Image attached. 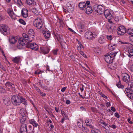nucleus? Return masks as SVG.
I'll return each instance as SVG.
<instances>
[{
	"mask_svg": "<svg viewBox=\"0 0 133 133\" xmlns=\"http://www.w3.org/2000/svg\"><path fill=\"white\" fill-rule=\"evenodd\" d=\"M97 36L95 33L94 34L90 31H88L85 34V38L89 39H92L95 38Z\"/></svg>",
	"mask_w": 133,
	"mask_h": 133,
	"instance_id": "9",
	"label": "nucleus"
},
{
	"mask_svg": "<svg viewBox=\"0 0 133 133\" xmlns=\"http://www.w3.org/2000/svg\"><path fill=\"white\" fill-rule=\"evenodd\" d=\"M61 113L62 115L63 116L64 118L67 119L68 118V116L64 112V111H63L62 110L61 111Z\"/></svg>",
	"mask_w": 133,
	"mask_h": 133,
	"instance_id": "42",
	"label": "nucleus"
},
{
	"mask_svg": "<svg viewBox=\"0 0 133 133\" xmlns=\"http://www.w3.org/2000/svg\"><path fill=\"white\" fill-rule=\"evenodd\" d=\"M81 129L82 131L84 132H85L87 130V127H86L83 125V127L81 128Z\"/></svg>",
	"mask_w": 133,
	"mask_h": 133,
	"instance_id": "45",
	"label": "nucleus"
},
{
	"mask_svg": "<svg viewBox=\"0 0 133 133\" xmlns=\"http://www.w3.org/2000/svg\"><path fill=\"white\" fill-rule=\"evenodd\" d=\"M128 45L127 46V52L128 54V56L130 57H131L133 56V45L130 43H128Z\"/></svg>",
	"mask_w": 133,
	"mask_h": 133,
	"instance_id": "8",
	"label": "nucleus"
},
{
	"mask_svg": "<svg viewBox=\"0 0 133 133\" xmlns=\"http://www.w3.org/2000/svg\"><path fill=\"white\" fill-rule=\"evenodd\" d=\"M66 88H67L66 87H64L62 88L61 90V91L62 92H64L66 89Z\"/></svg>",
	"mask_w": 133,
	"mask_h": 133,
	"instance_id": "64",
	"label": "nucleus"
},
{
	"mask_svg": "<svg viewBox=\"0 0 133 133\" xmlns=\"http://www.w3.org/2000/svg\"><path fill=\"white\" fill-rule=\"evenodd\" d=\"M17 116L15 114H11L9 117L10 119H11L12 120L14 121L16 118Z\"/></svg>",
	"mask_w": 133,
	"mask_h": 133,
	"instance_id": "32",
	"label": "nucleus"
},
{
	"mask_svg": "<svg viewBox=\"0 0 133 133\" xmlns=\"http://www.w3.org/2000/svg\"><path fill=\"white\" fill-rule=\"evenodd\" d=\"M39 93L42 96H44L46 95V94L45 93H43L41 91H40Z\"/></svg>",
	"mask_w": 133,
	"mask_h": 133,
	"instance_id": "57",
	"label": "nucleus"
},
{
	"mask_svg": "<svg viewBox=\"0 0 133 133\" xmlns=\"http://www.w3.org/2000/svg\"><path fill=\"white\" fill-rule=\"evenodd\" d=\"M117 31L118 35H123L126 32V30L124 26L121 25L117 28Z\"/></svg>",
	"mask_w": 133,
	"mask_h": 133,
	"instance_id": "10",
	"label": "nucleus"
},
{
	"mask_svg": "<svg viewBox=\"0 0 133 133\" xmlns=\"http://www.w3.org/2000/svg\"><path fill=\"white\" fill-rule=\"evenodd\" d=\"M26 3L29 5H34L36 4V2L34 0H26Z\"/></svg>",
	"mask_w": 133,
	"mask_h": 133,
	"instance_id": "22",
	"label": "nucleus"
},
{
	"mask_svg": "<svg viewBox=\"0 0 133 133\" xmlns=\"http://www.w3.org/2000/svg\"><path fill=\"white\" fill-rule=\"evenodd\" d=\"M30 123L32 124L35 127H37L38 126V123L36 122L34 119H32L29 121Z\"/></svg>",
	"mask_w": 133,
	"mask_h": 133,
	"instance_id": "24",
	"label": "nucleus"
},
{
	"mask_svg": "<svg viewBox=\"0 0 133 133\" xmlns=\"http://www.w3.org/2000/svg\"><path fill=\"white\" fill-rule=\"evenodd\" d=\"M0 68H1L3 70L5 71V69L4 67L1 64V62H0Z\"/></svg>",
	"mask_w": 133,
	"mask_h": 133,
	"instance_id": "53",
	"label": "nucleus"
},
{
	"mask_svg": "<svg viewBox=\"0 0 133 133\" xmlns=\"http://www.w3.org/2000/svg\"><path fill=\"white\" fill-rule=\"evenodd\" d=\"M43 89L45 90H47V91H49L50 90L49 89L48 87L47 86H44L42 87Z\"/></svg>",
	"mask_w": 133,
	"mask_h": 133,
	"instance_id": "48",
	"label": "nucleus"
},
{
	"mask_svg": "<svg viewBox=\"0 0 133 133\" xmlns=\"http://www.w3.org/2000/svg\"><path fill=\"white\" fill-rule=\"evenodd\" d=\"M100 94L101 95V96L104 97L106 99H107L108 97L107 96H105L103 93H100Z\"/></svg>",
	"mask_w": 133,
	"mask_h": 133,
	"instance_id": "52",
	"label": "nucleus"
},
{
	"mask_svg": "<svg viewBox=\"0 0 133 133\" xmlns=\"http://www.w3.org/2000/svg\"><path fill=\"white\" fill-rule=\"evenodd\" d=\"M128 97L131 99H133V93L130 92L128 94H127Z\"/></svg>",
	"mask_w": 133,
	"mask_h": 133,
	"instance_id": "40",
	"label": "nucleus"
},
{
	"mask_svg": "<svg viewBox=\"0 0 133 133\" xmlns=\"http://www.w3.org/2000/svg\"><path fill=\"white\" fill-rule=\"evenodd\" d=\"M116 28L115 27V25H113L112 26H109V28H108V30L109 32L110 33H112L115 31Z\"/></svg>",
	"mask_w": 133,
	"mask_h": 133,
	"instance_id": "28",
	"label": "nucleus"
},
{
	"mask_svg": "<svg viewBox=\"0 0 133 133\" xmlns=\"http://www.w3.org/2000/svg\"><path fill=\"white\" fill-rule=\"evenodd\" d=\"M129 69L132 72H133V64L130 67Z\"/></svg>",
	"mask_w": 133,
	"mask_h": 133,
	"instance_id": "60",
	"label": "nucleus"
},
{
	"mask_svg": "<svg viewBox=\"0 0 133 133\" xmlns=\"http://www.w3.org/2000/svg\"><path fill=\"white\" fill-rule=\"evenodd\" d=\"M80 54L82 55L83 56V57H85V58H87V56L84 53V52H82V51H81V52H80Z\"/></svg>",
	"mask_w": 133,
	"mask_h": 133,
	"instance_id": "56",
	"label": "nucleus"
},
{
	"mask_svg": "<svg viewBox=\"0 0 133 133\" xmlns=\"http://www.w3.org/2000/svg\"><path fill=\"white\" fill-rule=\"evenodd\" d=\"M26 47L30 48L31 49L35 50H37L38 49V45L35 43H30L29 42L28 45H26Z\"/></svg>",
	"mask_w": 133,
	"mask_h": 133,
	"instance_id": "11",
	"label": "nucleus"
},
{
	"mask_svg": "<svg viewBox=\"0 0 133 133\" xmlns=\"http://www.w3.org/2000/svg\"><path fill=\"white\" fill-rule=\"evenodd\" d=\"M84 11L86 14H89L92 12L93 10L91 6H87L85 8Z\"/></svg>",
	"mask_w": 133,
	"mask_h": 133,
	"instance_id": "18",
	"label": "nucleus"
},
{
	"mask_svg": "<svg viewBox=\"0 0 133 133\" xmlns=\"http://www.w3.org/2000/svg\"><path fill=\"white\" fill-rule=\"evenodd\" d=\"M116 46V44H114V45L113 44L112 45H111V46L110 49L111 50H114Z\"/></svg>",
	"mask_w": 133,
	"mask_h": 133,
	"instance_id": "44",
	"label": "nucleus"
},
{
	"mask_svg": "<svg viewBox=\"0 0 133 133\" xmlns=\"http://www.w3.org/2000/svg\"><path fill=\"white\" fill-rule=\"evenodd\" d=\"M115 116L118 118H119L120 116L118 113L116 112L115 114Z\"/></svg>",
	"mask_w": 133,
	"mask_h": 133,
	"instance_id": "54",
	"label": "nucleus"
},
{
	"mask_svg": "<svg viewBox=\"0 0 133 133\" xmlns=\"http://www.w3.org/2000/svg\"><path fill=\"white\" fill-rule=\"evenodd\" d=\"M109 126L114 129H115L116 128V126L115 125L112 124L111 126L110 125Z\"/></svg>",
	"mask_w": 133,
	"mask_h": 133,
	"instance_id": "61",
	"label": "nucleus"
},
{
	"mask_svg": "<svg viewBox=\"0 0 133 133\" xmlns=\"http://www.w3.org/2000/svg\"><path fill=\"white\" fill-rule=\"evenodd\" d=\"M12 85H14V84H13L10 82H7L5 84V85L6 87H8L11 88L12 87Z\"/></svg>",
	"mask_w": 133,
	"mask_h": 133,
	"instance_id": "39",
	"label": "nucleus"
},
{
	"mask_svg": "<svg viewBox=\"0 0 133 133\" xmlns=\"http://www.w3.org/2000/svg\"><path fill=\"white\" fill-rule=\"evenodd\" d=\"M118 52H112L108 55L105 56L104 59L107 63H110L112 62L113 60L115 58Z\"/></svg>",
	"mask_w": 133,
	"mask_h": 133,
	"instance_id": "3",
	"label": "nucleus"
},
{
	"mask_svg": "<svg viewBox=\"0 0 133 133\" xmlns=\"http://www.w3.org/2000/svg\"><path fill=\"white\" fill-rule=\"evenodd\" d=\"M21 58L19 56L16 57L12 59V61L14 63L18 64L20 62Z\"/></svg>",
	"mask_w": 133,
	"mask_h": 133,
	"instance_id": "25",
	"label": "nucleus"
},
{
	"mask_svg": "<svg viewBox=\"0 0 133 133\" xmlns=\"http://www.w3.org/2000/svg\"><path fill=\"white\" fill-rule=\"evenodd\" d=\"M33 24L38 29H40L42 27L43 24L42 19L40 17H38L35 19L33 22Z\"/></svg>",
	"mask_w": 133,
	"mask_h": 133,
	"instance_id": "5",
	"label": "nucleus"
},
{
	"mask_svg": "<svg viewBox=\"0 0 133 133\" xmlns=\"http://www.w3.org/2000/svg\"><path fill=\"white\" fill-rule=\"evenodd\" d=\"M70 57L72 60L74 61H75V57L73 55H71L70 56Z\"/></svg>",
	"mask_w": 133,
	"mask_h": 133,
	"instance_id": "59",
	"label": "nucleus"
},
{
	"mask_svg": "<svg viewBox=\"0 0 133 133\" xmlns=\"http://www.w3.org/2000/svg\"><path fill=\"white\" fill-rule=\"evenodd\" d=\"M15 3L19 6H21L22 5V3L21 0H14Z\"/></svg>",
	"mask_w": 133,
	"mask_h": 133,
	"instance_id": "36",
	"label": "nucleus"
},
{
	"mask_svg": "<svg viewBox=\"0 0 133 133\" xmlns=\"http://www.w3.org/2000/svg\"><path fill=\"white\" fill-rule=\"evenodd\" d=\"M109 67L112 70L115 69L117 67V64L115 63H113L111 64H109Z\"/></svg>",
	"mask_w": 133,
	"mask_h": 133,
	"instance_id": "27",
	"label": "nucleus"
},
{
	"mask_svg": "<svg viewBox=\"0 0 133 133\" xmlns=\"http://www.w3.org/2000/svg\"><path fill=\"white\" fill-rule=\"evenodd\" d=\"M29 42V41H28L26 40L23 36V37L19 38L18 40V43L19 44L17 45V48L19 49H21L23 48V46H25L26 47V45H28Z\"/></svg>",
	"mask_w": 133,
	"mask_h": 133,
	"instance_id": "4",
	"label": "nucleus"
},
{
	"mask_svg": "<svg viewBox=\"0 0 133 133\" xmlns=\"http://www.w3.org/2000/svg\"><path fill=\"white\" fill-rule=\"evenodd\" d=\"M7 12L11 18L12 19H15L16 17V15L14 13L13 10L12 9H8Z\"/></svg>",
	"mask_w": 133,
	"mask_h": 133,
	"instance_id": "17",
	"label": "nucleus"
},
{
	"mask_svg": "<svg viewBox=\"0 0 133 133\" xmlns=\"http://www.w3.org/2000/svg\"><path fill=\"white\" fill-rule=\"evenodd\" d=\"M57 50H54L53 51V53L54 55H57Z\"/></svg>",
	"mask_w": 133,
	"mask_h": 133,
	"instance_id": "62",
	"label": "nucleus"
},
{
	"mask_svg": "<svg viewBox=\"0 0 133 133\" xmlns=\"http://www.w3.org/2000/svg\"><path fill=\"white\" fill-rule=\"evenodd\" d=\"M129 85H130V90H133V80L130 82L128 84L129 87Z\"/></svg>",
	"mask_w": 133,
	"mask_h": 133,
	"instance_id": "37",
	"label": "nucleus"
},
{
	"mask_svg": "<svg viewBox=\"0 0 133 133\" xmlns=\"http://www.w3.org/2000/svg\"><path fill=\"white\" fill-rule=\"evenodd\" d=\"M26 119V116H22L19 119L20 122L22 124L23 123L25 122Z\"/></svg>",
	"mask_w": 133,
	"mask_h": 133,
	"instance_id": "31",
	"label": "nucleus"
},
{
	"mask_svg": "<svg viewBox=\"0 0 133 133\" xmlns=\"http://www.w3.org/2000/svg\"><path fill=\"white\" fill-rule=\"evenodd\" d=\"M78 6L80 10H83L85 7H86V4L85 2H80L78 4Z\"/></svg>",
	"mask_w": 133,
	"mask_h": 133,
	"instance_id": "21",
	"label": "nucleus"
},
{
	"mask_svg": "<svg viewBox=\"0 0 133 133\" xmlns=\"http://www.w3.org/2000/svg\"><path fill=\"white\" fill-rule=\"evenodd\" d=\"M9 41L10 43L14 44L16 42L17 40L14 37L11 36L9 38Z\"/></svg>",
	"mask_w": 133,
	"mask_h": 133,
	"instance_id": "23",
	"label": "nucleus"
},
{
	"mask_svg": "<svg viewBox=\"0 0 133 133\" xmlns=\"http://www.w3.org/2000/svg\"><path fill=\"white\" fill-rule=\"evenodd\" d=\"M61 44L62 46L64 48L67 46V44L65 42H62Z\"/></svg>",
	"mask_w": 133,
	"mask_h": 133,
	"instance_id": "43",
	"label": "nucleus"
},
{
	"mask_svg": "<svg viewBox=\"0 0 133 133\" xmlns=\"http://www.w3.org/2000/svg\"><path fill=\"white\" fill-rule=\"evenodd\" d=\"M24 18L27 17L28 16V11L25 9H23L21 12Z\"/></svg>",
	"mask_w": 133,
	"mask_h": 133,
	"instance_id": "19",
	"label": "nucleus"
},
{
	"mask_svg": "<svg viewBox=\"0 0 133 133\" xmlns=\"http://www.w3.org/2000/svg\"><path fill=\"white\" fill-rule=\"evenodd\" d=\"M107 38L108 40H112L113 38L111 35H107Z\"/></svg>",
	"mask_w": 133,
	"mask_h": 133,
	"instance_id": "51",
	"label": "nucleus"
},
{
	"mask_svg": "<svg viewBox=\"0 0 133 133\" xmlns=\"http://www.w3.org/2000/svg\"><path fill=\"white\" fill-rule=\"evenodd\" d=\"M11 101L13 104L16 106L20 105L21 103L25 105H27V100L22 96L19 95L13 96L11 98Z\"/></svg>",
	"mask_w": 133,
	"mask_h": 133,
	"instance_id": "1",
	"label": "nucleus"
},
{
	"mask_svg": "<svg viewBox=\"0 0 133 133\" xmlns=\"http://www.w3.org/2000/svg\"><path fill=\"white\" fill-rule=\"evenodd\" d=\"M78 126L80 128H81L83 126V123L82 122V123H80L79 122H78L77 123Z\"/></svg>",
	"mask_w": 133,
	"mask_h": 133,
	"instance_id": "49",
	"label": "nucleus"
},
{
	"mask_svg": "<svg viewBox=\"0 0 133 133\" xmlns=\"http://www.w3.org/2000/svg\"><path fill=\"white\" fill-rule=\"evenodd\" d=\"M122 80L125 82H128L130 80L129 75L127 73H123L122 75Z\"/></svg>",
	"mask_w": 133,
	"mask_h": 133,
	"instance_id": "13",
	"label": "nucleus"
},
{
	"mask_svg": "<svg viewBox=\"0 0 133 133\" xmlns=\"http://www.w3.org/2000/svg\"><path fill=\"white\" fill-rule=\"evenodd\" d=\"M19 21L20 23L24 25H25L26 24V23L22 19H19Z\"/></svg>",
	"mask_w": 133,
	"mask_h": 133,
	"instance_id": "46",
	"label": "nucleus"
},
{
	"mask_svg": "<svg viewBox=\"0 0 133 133\" xmlns=\"http://www.w3.org/2000/svg\"><path fill=\"white\" fill-rule=\"evenodd\" d=\"M114 20L116 22H118L121 20V18L116 16H115Z\"/></svg>",
	"mask_w": 133,
	"mask_h": 133,
	"instance_id": "47",
	"label": "nucleus"
},
{
	"mask_svg": "<svg viewBox=\"0 0 133 133\" xmlns=\"http://www.w3.org/2000/svg\"><path fill=\"white\" fill-rule=\"evenodd\" d=\"M104 12L105 17L108 20H109L112 18V15L110 10H106Z\"/></svg>",
	"mask_w": 133,
	"mask_h": 133,
	"instance_id": "12",
	"label": "nucleus"
},
{
	"mask_svg": "<svg viewBox=\"0 0 133 133\" xmlns=\"http://www.w3.org/2000/svg\"><path fill=\"white\" fill-rule=\"evenodd\" d=\"M19 113L22 116H26L27 114L26 110L23 108H21L19 110Z\"/></svg>",
	"mask_w": 133,
	"mask_h": 133,
	"instance_id": "20",
	"label": "nucleus"
},
{
	"mask_svg": "<svg viewBox=\"0 0 133 133\" xmlns=\"http://www.w3.org/2000/svg\"><path fill=\"white\" fill-rule=\"evenodd\" d=\"M127 32L131 36H133V29H129L127 31Z\"/></svg>",
	"mask_w": 133,
	"mask_h": 133,
	"instance_id": "35",
	"label": "nucleus"
},
{
	"mask_svg": "<svg viewBox=\"0 0 133 133\" xmlns=\"http://www.w3.org/2000/svg\"><path fill=\"white\" fill-rule=\"evenodd\" d=\"M3 101L4 103L7 105H9L11 104L10 99L8 98H6L5 99H3Z\"/></svg>",
	"mask_w": 133,
	"mask_h": 133,
	"instance_id": "26",
	"label": "nucleus"
},
{
	"mask_svg": "<svg viewBox=\"0 0 133 133\" xmlns=\"http://www.w3.org/2000/svg\"><path fill=\"white\" fill-rule=\"evenodd\" d=\"M91 133H101V132L97 129H92L91 130Z\"/></svg>",
	"mask_w": 133,
	"mask_h": 133,
	"instance_id": "34",
	"label": "nucleus"
},
{
	"mask_svg": "<svg viewBox=\"0 0 133 133\" xmlns=\"http://www.w3.org/2000/svg\"><path fill=\"white\" fill-rule=\"evenodd\" d=\"M131 117L130 116H129L128 117V119H127V121L130 124H132L133 123V122L132 121H131Z\"/></svg>",
	"mask_w": 133,
	"mask_h": 133,
	"instance_id": "50",
	"label": "nucleus"
},
{
	"mask_svg": "<svg viewBox=\"0 0 133 133\" xmlns=\"http://www.w3.org/2000/svg\"><path fill=\"white\" fill-rule=\"evenodd\" d=\"M66 9L69 13H72L74 10V7L72 5L70 2H68L66 4Z\"/></svg>",
	"mask_w": 133,
	"mask_h": 133,
	"instance_id": "15",
	"label": "nucleus"
},
{
	"mask_svg": "<svg viewBox=\"0 0 133 133\" xmlns=\"http://www.w3.org/2000/svg\"><path fill=\"white\" fill-rule=\"evenodd\" d=\"M20 131V133H27V129L26 123H23L21 125Z\"/></svg>",
	"mask_w": 133,
	"mask_h": 133,
	"instance_id": "14",
	"label": "nucleus"
},
{
	"mask_svg": "<svg viewBox=\"0 0 133 133\" xmlns=\"http://www.w3.org/2000/svg\"><path fill=\"white\" fill-rule=\"evenodd\" d=\"M93 10L96 11L98 15H99L104 12V8L101 5L95 4L94 6Z\"/></svg>",
	"mask_w": 133,
	"mask_h": 133,
	"instance_id": "6",
	"label": "nucleus"
},
{
	"mask_svg": "<svg viewBox=\"0 0 133 133\" xmlns=\"http://www.w3.org/2000/svg\"><path fill=\"white\" fill-rule=\"evenodd\" d=\"M117 86L119 88H124V86L122 85L120 81H119L118 83L116 84Z\"/></svg>",
	"mask_w": 133,
	"mask_h": 133,
	"instance_id": "38",
	"label": "nucleus"
},
{
	"mask_svg": "<svg viewBox=\"0 0 133 133\" xmlns=\"http://www.w3.org/2000/svg\"><path fill=\"white\" fill-rule=\"evenodd\" d=\"M40 50L41 52L44 54H47L50 51L49 48L47 47H41Z\"/></svg>",
	"mask_w": 133,
	"mask_h": 133,
	"instance_id": "16",
	"label": "nucleus"
},
{
	"mask_svg": "<svg viewBox=\"0 0 133 133\" xmlns=\"http://www.w3.org/2000/svg\"><path fill=\"white\" fill-rule=\"evenodd\" d=\"M43 35L46 39L49 38L50 36V34L49 31H45L43 33Z\"/></svg>",
	"mask_w": 133,
	"mask_h": 133,
	"instance_id": "29",
	"label": "nucleus"
},
{
	"mask_svg": "<svg viewBox=\"0 0 133 133\" xmlns=\"http://www.w3.org/2000/svg\"><path fill=\"white\" fill-rule=\"evenodd\" d=\"M105 41V38L103 37H100L98 40V42L100 43H103Z\"/></svg>",
	"mask_w": 133,
	"mask_h": 133,
	"instance_id": "33",
	"label": "nucleus"
},
{
	"mask_svg": "<svg viewBox=\"0 0 133 133\" xmlns=\"http://www.w3.org/2000/svg\"><path fill=\"white\" fill-rule=\"evenodd\" d=\"M31 10L33 13L36 15H38L39 14L38 10L36 8H32L31 9Z\"/></svg>",
	"mask_w": 133,
	"mask_h": 133,
	"instance_id": "30",
	"label": "nucleus"
},
{
	"mask_svg": "<svg viewBox=\"0 0 133 133\" xmlns=\"http://www.w3.org/2000/svg\"><path fill=\"white\" fill-rule=\"evenodd\" d=\"M85 3L86 4V6H90L89 5L90 4V1H87Z\"/></svg>",
	"mask_w": 133,
	"mask_h": 133,
	"instance_id": "58",
	"label": "nucleus"
},
{
	"mask_svg": "<svg viewBox=\"0 0 133 133\" xmlns=\"http://www.w3.org/2000/svg\"><path fill=\"white\" fill-rule=\"evenodd\" d=\"M9 28L8 26L4 24L0 25V30L1 32L4 35H8L10 33Z\"/></svg>",
	"mask_w": 133,
	"mask_h": 133,
	"instance_id": "7",
	"label": "nucleus"
},
{
	"mask_svg": "<svg viewBox=\"0 0 133 133\" xmlns=\"http://www.w3.org/2000/svg\"><path fill=\"white\" fill-rule=\"evenodd\" d=\"M28 35L25 33H23L22 35L26 40L30 42L32 41L34 38V32L32 29H30L28 32Z\"/></svg>",
	"mask_w": 133,
	"mask_h": 133,
	"instance_id": "2",
	"label": "nucleus"
},
{
	"mask_svg": "<svg viewBox=\"0 0 133 133\" xmlns=\"http://www.w3.org/2000/svg\"><path fill=\"white\" fill-rule=\"evenodd\" d=\"M91 122L90 119H86L85 120V123H90Z\"/></svg>",
	"mask_w": 133,
	"mask_h": 133,
	"instance_id": "55",
	"label": "nucleus"
},
{
	"mask_svg": "<svg viewBox=\"0 0 133 133\" xmlns=\"http://www.w3.org/2000/svg\"><path fill=\"white\" fill-rule=\"evenodd\" d=\"M125 90L127 93V94H128L130 93V91L132 92L133 91V90H130V88H129V87H128V88H126L125 89Z\"/></svg>",
	"mask_w": 133,
	"mask_h": 133,
	"instance_id": "41",
	"label": "nucleus"
},
{
	"mask_svg": "<svg viewBox=\"0 0 133 133\" xmlns=\"http://www.w3.org/2000/svg\"><path fill=\"white\" fill-rule=\"evenodd\" d=\"M80 108V110L82 111H85L86 110L82 106Z\"/></svg>",
	"mask_w": 133,
	"mask_h": 133,
	"instance_id": "63",
	"label": "nucleus"
}]
</instances>
